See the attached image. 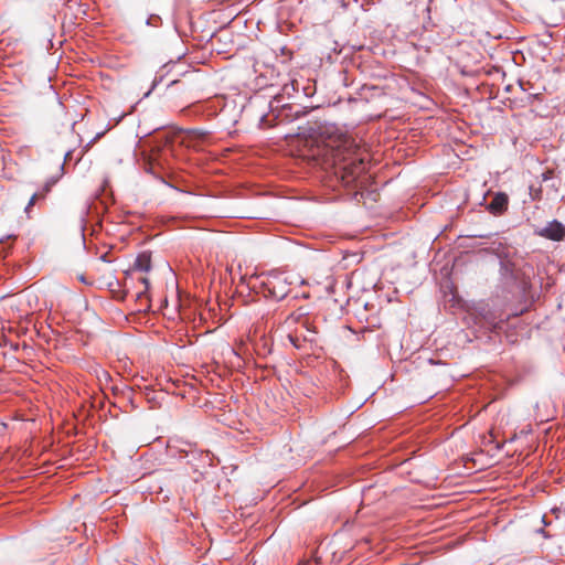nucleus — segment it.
Here are the masks:
<instances>
[{
  "label": "nucleus",
  "instance_id": "nucleus-19",
  "mask_svg": "<svg viewBox=\"0 0 565 565\" xmlns=\"http://www.w3.org/2000/svg\"><path fill=\"white\" fill-rule=\"evenodd\" d=\"M140 281L146 286V289H148V288H149V280H148V278L142 277V278L140 279Z\"/></svg>",
  "mask_w": 565,
  "mask_h": 565
},
{
  "label": "nucleus",
  "instance_id": "nucleus-4",
  "mask_svg": "<svg viewBox=\"0 0 565 565\" xmlns=\"http://www.w3.org/2000/svg\"><path fill=\"white\" fill-rule=\"evenodd\" d=\"M534 233L541 237L559 242L565 237V225L557 220H553L545 226L535 228Z\"/></svg>",
  "mask_w": 565,
  "mask_h": 565
},
{
  "label": "nucleus",
  "instance_id": "nucleus-22",
  "mask_svg": "<svg viewBox=\"0 0 565 565\" xmlns=\"http://www.w3.org/2000/svg\"><path fill=\"white\" fill-rule=\"evenodd\" d=\"M100 259H102L103 262H108V260H107V255H106V254L102 255V256H100Z\"/></svg>",
  "mask_w": 565,
  "mask_h": 565
},
{
  "label": "nucleus",
  "instance_id": "nucleus-5",
  "mask_svg": "<svg viewBox=\"0 0 565 565\" xmlns=\"http://www.w3.org/2000/svg\"><path fill=\"white\" fill-rule=\"evenodd\" d=\"M509 203L510 199L507 193L495 192L492 194L490 202L486 204V210L494 216H501L508 211Z\"/></svg>",
  "mask_w": 565,
  "mask_h": 565
},
{
  "label": "nucleus",
  "instance_id": "nucleus-20",
  "mask_svg": "<svg viewBox=\"0 0 565 565\" xmlns=\"http://www.w3.org/2000/svg\"><path fill=\"white\" fill-rule=\"evenodd\" d=\"M11 349H12L13 351H18V350H19V344H18V343H15V344H11Z\"/></svg>",
  "mask_w": 565,
  "mask_h": 565
},
{
  "label": "nucleus",
  "instance_id": "nucleus-2",
  "mask_svg": "<svg viewBox=\"0 0 565 565\" xmlns=\"http://www.w3.org/2000/svg\"><path fill=\"white\" fill-rule=\"evenodd\" d=\"M290 284L291 282L285 274L279 271H271L266 280L262 282L264 296L266 298L280 301L288 296L290 291Z\"/></svg>",
  "mask_w": 565,
  "mask_h": 565
},
{
  "label": "nucleus",
  "instance_id": "nucleus-15",
  "mask_svg": "<svg viewBox=\"0 0 565 565\" xmlns=\"http://www.w3.org/2000/svg\"><path fill=\"white\" fill-rule=\"evenodd\" d=\"M288 340L294 348H296V349L301 348V341L298 337H296L294 334H288Z\"/></svg>",
  "mask_w": 565,
  "mask_h": 565
},
{
  "label": "nucleus",
  "instance_id": "nucleus-10",
  "mask_svg": "<svg viewBox=\"0 0 565 565\" xmlns=\"http://www.w3.org/2000/svg\"><path fill=\"white\" fill-rule=\"evenodd\" d=\"M39 198H41V195H40L38 192L33 193V194L31 195V198H30V200H29V202H28L26 206L24 207V213L26 214V217H28V218H31V217H32V216H31V207L35 204V202H36V200H38Z\"/></svg>",
  "mask_w": 565,
  "mask_h": 565
},
{
  "label": "nucleus",
  "instance_id": "nucleus-23",
  "mask_svg": "<svg viewBox=\"0 0 565 565\" xmlns=\"http://www.w3.org/2000/svg\"><path fill=\"white\" fill-rule=\"evenodd\" d=\"M149 393H150L149 387H146V393H145V394H146V396L148 397V399H150V397H149Z\"/></svg>",
  "mask_w": 565,
  "mask_h": 565
},
{
  "label": "nucleus",
  "instance_id": "nucleus-7",
  "mask_svg": "<svg viewBox=\"0 0 565 565\" xmlns=\"http://www.w3.org/2000/svg\"><path fill=\"white\" fill-rule=\"evenodd\" d=\"M156 480L158 481V487H151L154 492H163L164 488L169 489L172 482V476L167 471H161L156 473Z\"/></svg>",
  "mask_w": 565,
  "mask_h": 565
},
{
  "label": "nucleus",
  "instance_id": "nucleus-8",
  "mask_svg": "<svg viewBox=\"0 0 565 565\" xmlns=\"http://www.w3.org/2000/svg\"><path fill=\"white\" fill-rule=\"evenodd\" d=\"M113 392L115 395L117 396H121L124 399H126L127 402H129L132 407H137L135 404H134V390L127 385H115L113 386Z\"/></svg>",
  "mask_w": 565,
  "mask_h": 565
},
{
  "label": "nucleus",
  "instance_id": "nucleus-21",
  "mask_svg": "<svg viewBox=\"0 0 565 565\" xmlns=\"http://www.w3.org/2000/svg\"><path fill=\"white\" fill-rule=\"evenodd\" d=\"M475 237H480V238H486L488 237V235H484V234H476L473 235Z\"/></svg>",
  "mask_w": 565,
  "mask_h": 565
},
{
  "label": "nucleus",
  "instance_id": "nucleus-12",
  "mask_svg": "<svg viewBox=\"0 0 565 565\" xmlns=\"http://www.w3.org/2000/svg\"><path fill=\"white\" fill-rule=\"evenodd\" d=\"M146 24L150 26H159L161 24V18L157 14H151L147 20Z\"/></svg>",
  "mask_w": 565,
  "mask_h": 565
},
{
  "label": "nucleus",
  "instance_id": "nucleus-13",
  "mask_svg": "<svg viewBox=\"0 0 565 565\" xmlns=\"http://www.w3.org/2000/svg\"><path fill=\"white\" fill-rule=\"evenodd\" d=\"M96 375H97V379L102 382V381H110L111 380V376L110 374L104 370V369H99V370H96Z\"/></svg>",
  "mask_w": 565,
  "mask_h": 565
},
{
  "label": "nucleus",
  "instance_id": "nucleus-17",
  "mask_svg": "<svg viewBox=\"0 0 565 565\" xmlns=\"http://www.w3.org/2000/svg\"><path fill=\"white\" fill-rule=\"evenodd\" d=\"M552 178H553V171L552 170H547V171L542 173V181H547V180H550Z\"/></svg>",
  "mask_w": 565,
  "mask_h": 565
},
{
  "label": "nucleus",
  "instance_id": "nucleus-1",
  "mask_svg": "<svg viewBox=\"0 0 565 565\" xmlns=\"http://www.w3.org/2000/svg\"><path fill=\"white\" fill-rule=\"evenodd\" d=\"M311 128L334 153L335 174L345 186L354 185L366 172L367 162L359 152V145L348 131L333 122H316Z\"/></svg>",
  "mask_w": 565,
  "mask_h": 565
},
{
  "label": "nucleus",
  "instance_id": "nucleus-16",
  "mask_svg": "<svg viewBox=\"0 0 565 565\" xmlns=\"http://www.w3.org/2000/svg\"><path fill=\"white\" fill-rule=\"evenodd\" d=\"M551 38H552L551 34L544 35L542 39L539 40V44L544 47H547L551 42Z\"/></svg>",
  "mask_w": 565,
  "mask_h": 565
},
{
  "label": "nucleus",
  "instance_id": "nucleus-11",
  "mask_svg": "<svg viewBox=\"0 0 565 565\" xmlns=\"http://www.w3.org/2000/svg\"><path fill=\"white\" fill-rule=\"evenodd\" d=\"M313 108H308V107H303V106H297L295 111H294V117L295 118H300V117H303L306 115H308Z\"/></svg>",
  "mask_w": 565,
  "mask_h": 565
},
{
  "label": "nucleus",
  "instance_id": "nucleus-3",
  "mask_svg": "<svg viewBox=\"0 0 565 565\" xmlns=\"http://www.w3.org/2000/svg\"><path fill=\"white\" fill-rule=\"evenodd\" d=\"M500 275L503 284L507 286L518 290H525L527 281L521 274L516 263L508 257L500 258Z\"/></svg>",
  "mask_w": 565,
  "mask_h": 565
},
{
  "label": "nucleus",
  "instance_id": "nucleus-6",
  "mask_svg": "<svg viewBox=\"0 0 565 565\" xmlns=\"http://www.w3.org/2000/svg\"><path fill=\"white\" fill-rule=\"evenodd\" d=\"M134 269L138 271H149L151 269V256L143 252L140 253L134 263Z\"/></svg>",
  "mask_w": 565,
  "mask_h": 565
},
{
  "label": "nucleus",
  "instance_id": "nucleus-24",
  "mask_svg": "<svg viewBox=\"0 0 565 565\" xmlns=\"http://www.w3.org/2000/svg\"><path fill=\"white\" fill-rule=\"evenodd\" d=\"M175 83H177V79H173V81H171V82L168 84V86H171V85H173V84H175Z\"/></svg>",
  "mask_w": 565,
  "mask_h": 565
},
{
  "label": "nucleus",
  "instance_id": "nucleus-18",
  "mask_svg": "<svg viewBox=\"0 0 565 565\" xmlns=\"http://www.w3.org/2000/svg\"><path fill=\"white\" fill-rule=\"evenodd\" d=\"M104 136V132H98L96 134V136L89 141L88 146L93 142H95L96 140H98L99 138H102Z\"/></svg>",
  "mask_w": 565,
  "mask_h": 565
},
{
  "label": "nucleus",
  "instance_id": "nucleus-9",
  "mask_svg": "<svg viewBox=\"0 0 565 565\" xmlns=\"http://www.w3.org/2000/svg\"><path fill=\"white\" fill-rule=\"evenodd\" d=\"M58 181V178H51L50 180H47L45 182V184L43 185L41 192H39V194L41 195V198H45V195L51 191L52 186Z\"/></svg>",
  "mask_w": 565,
  "mask_h": 565
},
{
  "label": "nucleus",
  "instance_id": "nucleus-14",
  "mask_svg": "<svg viewBox=\"0 0 565 565\" xmlns=\"http://www.w3.org/2000/svg\"><path fill=\"white\" fill-rule=\"evenodd\" d=\"M164 77V74H157L153 78V82H152V85H151V88L150 90H148L146 94H145V97L149 96V94L151 93V90L154 89V87L163 79Z\"/></svg>",
  "mask_w": 565,
  "mask_h": 565
},
{
  "label": "nucleus",
  "instance_id": "nucleus-26",
  "mask_svg": "<svg viewBox=\"0 0 565 565\" xmlns=\"http://www.w3.org/2000/svg\"><path fill=\"white\" fill-rule=\"evenodd\" d=\"M287 89H288V85H285L284 90L287 92Z\"/></svg>",
  "mask_w": 565,
  "mask_h": 565
},
{
  "label": "nucleus",
  "instance_id": "nucleus-25",
  "mask_svg": "<svg viewBox=\"0 0 565 565\" xmlns=\"http://www.w3.org/2000/svg\"><path fill=\"white\" fill-rule=\"evenodd\" d=\"M71 156V151H67L66 154H65V161L67 160V158Z\"/></svg>",
  "mask_w": 565,
  "mask_h": 565
}]
</instances>
